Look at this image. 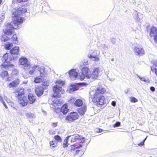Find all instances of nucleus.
<instances>
[{
  "label": "nucleus",
  "mask_w": 157,
  "mask_h": 157,
  "mask_svg": "<svg viewBox=\"0 0 157 157\" xmlns=\"http://www.w3.org/2000/svg\"><path fill=\"white\" fill-rule=\"evenodd\" d=\"M12 17V24H10V30L17 29L18 27V25L21 24L24 21V18L17 15L16 13H13Z\"/></svg>",
  "instance_id": "5"
},
{
  "label": "nucleus",
  "mask_w": 157,
  "mask_h": 157,
  "mask_svg": "<svg viewBox=\"0 0 157 157\" xmlns=\"http://www.w3.org/2000/svg\"><path fill=\"white\" fill-rule=\"evenodd\" d=\"M85 141V139L84 137H82V136H81V137L80 139H79V142L82 143H83Z\"/></svg>",
  "instance_id": "40"
},
{
  "label": "nucleus",
  "mask_w": 157,
  "mask_h": 157,
  "mask_svg": "<svg viewBox=\"0 0 157 157\" xmlns=\"http://www.w3.org/2000/svg\"><path fill=\"white\" fill-rule=\"evenodd\" d=\"M19 47L15 46L10 50V54L11 55H17L19 53Z\"/></svg>",
  "instance_id": "24"
},
{
  "label": "nucleus",
  "mask_w": 157,
  "mask_h": 157,
  "mask_svg": "<svg viewBox=\"0 0 157 157\" xmlns=\"http://www.w3.org/2000/svg\"><path fill=\"white\" fill-rule=\"evenodd\" d=\"M135 53L137 55L141 56L145 53L144 51L142 48L136 47L134 49Z\"/></svg>",
  "instance_id": "15"
},
{
  "label": "nucleus",
  "mask_w": 157,
  "mask_h": 157,
  "mask_svg": "<svg viewBox=\"0 0 157 157\" xmlns=\"http://www.w3.org/2000/svg\"><path fill=\"white\" fill-rule=\"evenodd\" d=\"M55 83L56 85L52 87L53 93L51 97L55 98H59L61 97V94L65 93V90L62 88L64 83L63 81L59 80L56 81Z\"/></svg>",
  "instance_id": "2"
},
{
  "label": "nucleus",
  "mask_w": 157,
  "mask_h": 157,
  "mask_svg": "<svg viewBox=\"0 0 157 157\" xmlns=\"http://www.w3.org/2000/svg\"><path fill=\"white\" fill-rule=\"evenodd\" d=\"M100 70L99 68H94L92 71V73L90 72L89 78H91L93 80H96L99 75Z\"/></svg>",
  "instance_id": "8"
},
{
  "label": "nucleus",
  "mask_w": 157,
  "mask_h": 157,
  "mask_svg": "<svg viewBox=\"0 0 157 157\" xmlns=\"http://www.w3.org/2000/svg\"><path fill=\"white\" fill-rule=\"evenodd\" d=\"M111 42L112 44H114L115 43V40L114 38H112L111 39Z\"/></svg>",
  "instance_id": "47"
},
{
  "label": "nucleus",
  "mask_w": 157,
  "mask_h": 157,
  "mask_svg": "<svg viewBox=\"0 0 157 157\" xmlns=\"http://www.w3.org/2000/svg\"><path fill=\"white\" fill-rule=\"evenodd\" d=\"M85 77H86V75L82 73V74L80 76V80L81 81H82L84 79Z\"/></svg>",
  "instance_id": "37"
},
{
  "label": "nucleus",
  "mask_w": 157,
  "mask_h": 157,
  "mask_svg": "<svg viewBox=\"0 0 157 157\" xmlns=\"http://www.w3.org/2000/svg\"><path fill=\"white\" fill-rule=\"evenodd\" d=\"M116 104V102L114 101H113L112 102V105L113 106H115V105Z\"/></svg>",
  "instance_id": "51"
},
{
  "label": "nucleus",
  "mask_w": 157,
  "mask_h": 157,
  "mask_svg": "<svg viewBox=\"0 0 157 157\" xmlns=\"http://www.w3.org/2000/svg\"><path fill=\"white\" fill-rule=\"evenodd\" d=\"M146 137L144 139V140L143 141H142L141 143H140L138 144V146H143V145H144V142H145V140H146Z\"/></svg>",
  "instance_id": "39"
},
{
  "label": "nucleus",
  "mask_w": 157,
  "mask_h": 157,
  "mask_svg": "<svg viewBox=\"0 0 157 157\" xmlns=\"http://www.w3.org/2000/svg\"><path fill=\"white\" fill-rule=\"evenodd\" d=\"M81 71L82 74L86 75V77L87 78H89L91 71L88 67H83L82 68Z\"/></svg>",
  "instance_id": "14"
},
{
  "label": "nucleus",
  "mask_w": 157,
  "mask_h": 157,
  "mask_svg": "<svg viewBox=\"0 0 157 157\" xmlns=\"http://www.w3.org/2000/svg\"><path fill=\"white\" fill-rule=\"evenodd\" d=\"M82 99H78L74 101V104L75 106L79 107H81L84 105Z\"/></svg>",
  "instance_id": "23"
},
{
  "label": "nucleus",
  "mask_w": 157,
  "mask_h": 157,
  "mask_svg": "<svg viewBox=\"0 0 157 157\" xmlns=\"http://www.w3.org/2000/svg\"><path fill=\"white\" fill-rule=\"evenodd\" d=\"M81 106L78 109V112L80 115H83L85 114L87 106L85 105H84Z\"/></svg>",
  "instance_id": "22"
},
{
  "label": "nucleus",
  "mask_w": 157,
  "mask_h": 157,
  "mask_svg": "<svg viewBox=\"0 0 157 157\" xmlns=\"http://www.w3.org/2000/svg\"><path fill=\"white\" fill-rule=\"evenodd\" d=\"M10 58H12V57H11V56H10ZM10 59V60H11V59Z\"/></svg>",
  "instance_id": "59"
},
{
  "label": "nucleus",
  "mask_w": 157,
  "mask_h": 157,
  "mask_svg": "<svg viewBox=\"0 0 157 157\" xmlns=\"http://www.w3.org/2000/svg\"><path fill=\"white\" fill-rule=\"evenodd\" d=\"M15 2V0H13V1H12V2H13V3H14V2Z\"/></svg>",
  "instance_id": "56"
},
{
  "label": "nucleus",
  "mask_w": 157,
  "mask_h": 157,
  "mask_svg": "<svg viewBox=\"0 0 157 157\" xmlns=\"http://www.w3.org/2000/svg\"><path fill=\"white\" fill-rule=\"evenodd\" d=\"M58 122L52 123L51 125L53 128H55L57 126Z\"/></svg>",
  "instance_id": "41"
},
{
  "label": "nucleus",
  "mask_w": 157,
  "mask_h": 157,
  "mask_svg": "<svg viewBox=\"0 0 157 157\" xmlns=\"http://www.w3.org/2000/svg\"><path fill=\"white\" fill-rule=\"evenodd\" d=\"M28 90L29 92H30L31 91V90L30 89H28Z\"/></svg>",
  "instance_id": "55"
},
{
  "label": "nucleus",
  "mask_w": 157,
  "mask_h": 157,
  "mask_svg": "<svg viewBox=\"0 0 157 157\" xmlns=\"http://www.w3.org/2000/svg\"><path fill=\"white\" fill-rule=\"evenodd\" d=\"M98 131H97V132H101L102 131V130L100 128H99L98 129Z\"/></svg>",
  "instance_id": "52"
},
{
  "label": "nucleus",
  "mask_w": 157,
  "mask_h": 157,
  "mask_svg": "<svg viewBox=\"0 0 157 157\" xmlns=\"http://www.w3.org/2000/svg\"><path fill=\"white\" fill-rule=\"evenodd\" d=\"M81 137V136L78 134H76L72 137L71 139V142H73L77 141H79V140L80 139Z\"/></svg>",
  "instance_id": "27"
},
{
  "label": "nucleus",
  "mask_w": 157,
  "mask_h": 157,
  "mask_svg": "<svg viewBox=\"0 0 157 157\" xmlns=\"http://www.w3.org/2000/svg\"><path fill=\"white\" fill-rule=\"evenodd\" d=\"M105 90L104 88L101 87H98L94 94L92 99L93 102L95 103L97 106L101 107L106 104V99L102 94L104 93Z\"/></svg>",
  "instance_id": "1"
},
{
  "label": "nucleus",
  "mask_w": 157,
  "mask_h": 157,
  "mask_svg": "<svg viewBox=\"0 0 157 157\" xmlns=\"http://www.w3.org/2000/svg\"><path fill=\"white\" fill-rule=\"evenodd\" d=\"M65 142L63 143V146L64 148L67 147L68 146V143L67 140H66L64 141Z\"/></svg>",
  "instance_id": "34"
},
{
  "label": "nucleus",
  "mask_w": 157,
  "mask_h": 157,
  "mask_svg": "<svg viewBox=\"0 0 157 157\" xmlns=\"http://www.w3.org/2000/svg\"><path fill=\"white\" fill-rule=\"evenodd\" d=\"M57 143L56 141L53 140L49 142L50 146L52 148H54L56 147L57 146Z\"/></svg>",
  "instance_id": "29"
},
{
  "label": "nucleus",
  "mask_w": 157,
  "mask_h": 157,
  "mask_svg": "<svg viewBox=\"0 0 157 157\" xmlns=\"http://www.w3.org/2000/svg\"><path fill=\"white\" fill-rule=\"evenodd\" d=\"M35 92L37 96H41L44 93L43 88L41 86L36 87L35 89Z\"/></svg>",
  "instance_id": "12"
},
{
  "label": "nucleus",
  "mask_w": 157,
  "mask_h": 157,
  "mask_svg": "<svg viewBox=\"0 0 157 157\" xmlns=\"http://www.w3.org/2000/svg\"><path fill=\"white\" fill-rule=\"evenodd\" d=\"M130 101L132 103H135L138 101V100L134 97H131L130 98Z\"/></svg>",
  "instance_id": "33"
},
{
  "label": "nucleus",
  "mask_w": 157,
  "mask_h": 157,
  "mask_svg": "<svg viewBox=\"0 0 157 157\" xmlns=\"http://www.w3.org/2000/svg\"><path fill=\"white\" fill-rule=\"evenodd\" d=\"M54 111L55 112L58 113H59L61 112V108L60 109L59 108H55Z\"/></svg>",
  "instance_id": "36"
},
{
  "label": "nucleus",
  "mask_w": 157,
  "mask_h": 157,
  "mask_svg": "<svg viewBox=\"0 0 157 157\" xmlns=\"http://www.w3.org/2000/svg\"><path fill=\"white\" fill-rule=\"evenodd\" d=\"M2 61L3 63L1 65V68L6 69L10 67V55L9 53H6L2 58Z\"/></svg>",
  "instance_id": "7"
},
{
  "label": "nucleus",
  "mask_w": 157,
  "mask_h": 157,
  "mask_svg": "<svg viewBox=\"0 0 157 157\" xmlns=\"http://www.w3.org/2000/svg\"><path fill=\"white\" fill-rule=\"evenodd\" d=\"M29 0H17V2L18 3H21V2H28Z\"/></svg>",
  "instance_id": "44"
},
{
  "label": "nucleus",
  "mask_w": 157,
  "mask_h": 157,
  "mask_svg": "<svg viewBox=\"0 0 157 157\" xmlns=\"http://www.w3.org/2000/svg\"><path fill=\"white\" fill-rule=\"evenodd\" d=\"M5 15L4 14H1L0 15V21L3 22L5 19Z\"/></svg>",
  "instance_id": "35"
},
{
  "label": "nucleus",
  "mask_w": 157,
  "mask_h": 157,
  "mask_svg": "<svg viewBox=\"0 0 157 157\" xmlns=\"http://www.w3.org/2000/svg\"><path fill=\"white\" fill-rule=\"evenodd\" d=\"M88 64V62L87 61H84V62L83 63V65H87Z\"/></svg>",
  "instance_id": "48"
},
{
  "label": "nucleus",
  "mask_w": 157,
  "mask_h": 157,
  "mask_svg": "<svg viewBox=\"0 0 157 157\" xmlns=\"http://www.w3.org/2000/svg\"><path fill=\"white\" fill-rule=\"evenodd\" d=\"M28 98L29 100V102L30 103H33L36 101V97L33 94L31 93L29 94L28 95Z\"/></svg>",
  "instance_id": "21"
},
{
  "label": "nucleus",
  "mask_w": 157,
  "mask_h": 157,
  "mask_svg": "<svg viewBox=\"0 0 157 157\" xmlns=\"http://www.w3.org/2000/svg\"><path fill=\"white\" fill-rule=\"evenodd\" d=\"M82 146V144L78 145L75 143L70 146L69 151H73L76 149H78Z\"/></svg>",
  "instance_id": "26"
},
{
  "label": "nucleus",
  "mask_w": 157,
  "mask_h": 157,
  "mask_svg": "<svg viewBox=\"0 0 157 157\" xmlns=\"http://www.w3.org/2000/svg\"><path fill=\"white\" fill-rule=\"evenodd\" d=\"M153 37L155 42V43L157 44V34L153 36Z\"/></svg>",
  "instance_id": "45"
},
{
  "label": "nucleus",
  "mask_w": 157,
  "mask_h": 157,
  "mask_svg": "<svg viewBox=\"0 0 157 157\" xmlns=\"http://www.w3.org/2000/svg\"><path fill=\"white\" fill-rule=\"evenodd\" d=\"M20 80L18 78L12 79L10 82V87H17L20 84Z\"/></svg>",
  "instance_id": "18"
},
{
  "label": "nucleus",
  "mask_w": 157,
  "mask_h": 157,
  "mask_svg": "<svg viewBox=\"0 0 157 157\" xmlns=\"http://www.w3.org/2000/svg\"><path fill=\"white\" fill-rule=\"evenodd\" d=\"M26 11L27 10L25 8L22 7H19L17 8L16 12L14 13H16L17 14L21 15L25 13Z\"/></svg>",
  "instance_id": "16"
},
{
  "label": "nucleus",
  "mask_w": 157,
  "mask_h": 157,
  "mask_svg": "<svg viewBox=\"0 0 157 157\" xmlns=\"http://www.w3.org/2000/svg\"><path fill=\"white\" fill-rule=\"evenodd\" d=\"M120 122L117 121L116 122V123L113 125V127H119L120 126Z\"/></svg>",
  "instance_id": "38"
},
{
  "label": "nucleus",
  "mask_w": 157,
  "mask_h": 157,
  "mask_svg": "<svg viewBox=\"0 0 157 157\" xmlns=\"http://www.w3.org/2000/svg\"><path fill=\"white\" fill-rule=\"evenodd\" d=\"M84 84L85 83H78L72 84L71 85L72 88L70 89V90L73 92L79 89L78 85H82Z\"/></svg>",
  "instance_id": "20"
},
{
  "label": "nucleus",
  "mask_w": 157,
  "mask_h": 157,
  "mask_svg": "<svg viewBox=\"0 0 157 157\" xmlns=\"http://www.w3.org/2000/svg\"><path fill=\"white\" fill-rule=\"evenodd\" d=\"M17 71L16 70H14L12 72V73L11 74L12 75H16L17 74Z\"/></svg>",
  "instance_id": "46"
},
{
  "label": "nucleus",
  "mask_w": 157,
  "mask_h": 157,
  "mask_svg": "<svg viewBox=\"0 0 157 157\" xmlns=\"http://www.w3.org/2000/svg\"><path fill=\"white\" fill-rule=\"evenodd\" d=\"M92 60L94 61H99V58L97 56H94L92 58Z\"/></svg>",
  "instance_id": "42"
},
{
  "label": "nucleus",
  "mask_w": 157,
  "mask_h": 157,
  "mask_svg": "<svg viewBox=\"0 0 157 157\" xmlns=\"http://www.w3.org/2000/svg\"><path fill=\"white\" fill-rule=\"evenodd\" d=\"M14 30H10V39L12 41V43H10V48L12 47L13 44H17L18 43L17 35L15 33Z\"/></svg>",
  "instance_id": "9"
},
{
  "label": "nucleus",
  "mask_w": 157,
  "mask_h": 157,
  "mask_svg": "<svg viewBox=\"0 0 157 157\" xmlns=\"http://www.w3.org/2000/svg\"><path fill=\"white\" fill-rule=\"evenodd\" d=\"M42 83V85L44 86H49V83L47 80L43 79L41 82Z\"/></svg>",
  "instance_id": "32"
},
{
  "label": "nucleus",
  "mask_w": 157,
  "mask_h": 157,
  "mask_svg": "<svg viewBox=\"0 0 157 157\" xmlns=\"http://www.w3.org/2000/svg\"><path fill=\"white\" fill-rule=\"evenodd\" d=\"M37 67V66H32L31 65H30V64H29V66H28L26 68H25V69H32L30 70L29 71V74H32L33 73L35 69H36Z\"/></svg>",
  "instance_id": "28"
},
{
  "label": "nucleus",
  "mask_w": 157,
  "mask_h": 157,
  "mask_svg": "<svg viewBox=\"0 0 157 157\" xmlns=\"http://www.w3.org/2000/svg\"><path fill=\"white\" fill-rule=\"evenodd\" d=\"M0 76L6 81H9V75L7 71L1 72L0 73Z\"/></svg>",
  "instance_id": "19"
},
{
  "label": "nucleus",
  "mask_w": 157,
  "mask_h": 157,
  "mask_svg": "<svg viewBox=\"0 0 157 157\" xmlns=\"http://www.w3.org/2000/svg\"><path fill=\"white\" fill-rule=\"evenodd\" d=\"M70 136H68V137H67V139H68V138L70 137Z\"/></svg>",
  "instance_id": "58"
},
{
  "label": "nucleus",
  "mask_w": 157,
  "mask_h": 157,
  "mask_svg": "<svg viewBox=\"0 0 157 157\" xmlns=\"http://www.w3.org/2000/svg\"><path fill=\"white\" fill-rule=\"evenodd\" d=\"M14 58L13 57V59H14Z\"/></svg>",
  "instance_id": "60"
},
{
  "label": "nucleus",
  "mask_w": 157,
  "mask_h": 157,
  "mask_svg": "<svg viewBox=\"0 0 157 157\" xmlns=\"http://www.w3.org/2000/svg\"><path fill=\"white\" fill-rule=\"evenodd\" d=\"M151 71H154L155 72V73L157 76V68H154L153 67H151Z\"/></svg>",
  "instance_id": "43"
},
{
  "label": "nucleus",
  "mask_w": 157,
  "mask_h": 157,
  "mask_svg": "<svg viewBox=\"0 0 157 157\" xmlns=\"http://www.w3.org/2000/svg\"><path fill=\"white\" fill-rule=\"evenodd\" d=\"M16 97L18 100L19 103L23 106L26 105L28 103L25 95V90L23 88H18L14 92Z\"/></svg>",
  "instance_id": "4"
},
{
  "label": "nucleus",
  "mask_w": 157,
  "mask_h": 157,
  "mask_svg": "<svg viewBox=\"0 0 157 157\" xmlns=\"http://www.w3.org/2000/svg\"><path fill=\"white\" fill-rule=\"evenodd\" d=\"M153 64L155 67H157V63H154Z\"/></svg>",
  "instance_id": "53"
},
{
  "label": "nucleus",
  "mask_w": 157,
  "mask_h": 157,
  "mask_svg": "<svg viewBox=\"0 0 157 157\" xmlns=\"http://www.w3.org/2000/svg\"><path fill=\"white\" fill-rule=\"evenodd\" d=\"M3 32L5 34L1 37L2 41L5 42L4 48L6 50L10 49V23H6L5 27L3 29Z\"/></svg>",
  "instance_id": "3"
},
{
  "label": "nucleus",
  "mask_w": 157,
  "mask_h": 157,
  "mask_svg": "<svg viewBox=\"0 0 157 157\" xmlns=\"http://www.w3.org/2000/svg\"><path fill=\"white\" fill-rule=\"evenodd\" d=\"M2 2V0H0V4H1Z\"/></svg>",
  "instance_id": "57"
},
{
  "label": "nucleus",
  "mask_w": 157,
  "mask_h": 157,
  "mask_svg": "<svg viewBox=\"0 0 157 157\" xmlns=\"http://www.w3.org/2000/svg\"><path fill=\"white\" fill-rule=\"evenodd\" d=\"M69 111L68 105L67 103L64 104L61 107V111L63 114L65 115Z\"/></svg>",
  "instance_id": "17"
},
{
  "label": "nucleus",
  "mask_w": 157,
  "mask_h": 157,
  "mask_svg": "<svg viewBox=\"0 0 157 157\" xmlns=\"http://www.w3.org/2000/svg\"><path fill=\"white\" fill-rule=\"evenodd\" d=\"M54 138L55 140L59 142H61L62 139L61 137L58 135H56L54 137Z\"/></svg>",
  "instance_id": "31"
},
{
  "label": "nucleus",
  "mask_w": 157,
  "mask_h": 157,
  "mask_svg": "<svg viewBox=\"0 0 157 157\" xmlns=\"http://www.w3.org/2000/svg\"><path fill=\"white\" fill-rule=\"evenodd\" d=\"M151 90L152 91H154L155 90V88L153 86H151L150 88Z\"/></svg>",
  "instance_id": "49"
},
{
  "label": "nucleus",
  "mask_w": 157,
  "mask_h": 157,
  "mask_svg": "<svg viewBox=\"0 0 157 157\" xmlns=\"http://www.w3.org/2000/svg\"><path fill=\"white\" fill-rule=\"evenodd\" d=\"M40 76L41 77H44L47 75V72L44 67H41L39 69Z\"/></svg>",
  "instance_id": "25"
},
{
  "label": "nucleus",
  "mask_w": 157,
  "mask_h": 157,
  "mask_svg": "<svg viewBox=\"0 0 157 157\" xmlns=\"http://www.w3.org/2000/svg\"><path fill=\"white\" fill-rule=\"evenodd\" d=\"M2 22L1 21H0V27L2 25Z\"/></svg>",
  "instance_id": "54"
},
{
  "label": "nucleus",
  "mask_w": 157,
  "mask_h": 157,
  "mask_svg": "<svg viewBox=\"0 0 157 157\" xmlns=\"http://www.w3.org/2000/svg\"><path fill=\"white\" fill-rule=\"evenodd\" d=\"M79 117L76 112H71L66 117L65 120L67 122L71 123L78 119Z\"/></svg>",
  "instance_id": "6"
},
{
  "label": "nucleus",
  "mask_w": 157,
  "mask_h": 157,
  "mask_svg": "<svg viewBox=\"0 0 157 157\" xmlns=\"http://www.w3.org/2000/svg\"><path fill=\"white\" fill-rule=\"evenodd\" d=\"M68 73L70 78L74 80L75 79L78 75V72L76 69H72L69 71Z\"/></svg>",
  "instance_id": "10"
},
{
  "label": "nucleus",
  "mask_w": 157,
  "mask_h": 157,
  "mask_svg": "<svg viewBox=\"0 0 157 157\" xmlns=\"http://www.w3.org/2000/svg\"><path fill=\"white\" fill-rule=\"evenodd\" d=\"M149 35L151 37H153L157 34V28L154 26L151 27L149 29Z\"/></svg>",
  "instance_id": "13"
},
{
  "label": "nucleus",
  "mask_w": 157,
  "mask_h": 157,
  "mask_svg": "<svg viewBox=\"0 0 157 157\" xmlns=\"http://www.w3.org/2000/svg\"><path fill=\"white\" fill-rule=\"evenodd\" d=\"M94 56H93L92 55H90L88 56V57L90 58V59H92V58L93 57H94Z\"/></svg>",
  "instance_id": "50"
},
{
  "label": "nucleus",
  "mask_w": 157,
  "mask_h": 157,
  "mask_svg": "<svg viewBox=\"0 0 157 157\" xmlns=\"http://www.w3.org/2000/svg\"><path fill=\"white\" fill-rule=\"evenodd\" d=\"M19 63L20 65L24 66V68L27 67L29 66L30 64L26 58H21L19 59Z\"/></svg>",
  "instance_id": "11"
},
{
  "label": "nucleus",
  "mask_w": 157,
  "mask_h": 157,
  "mask_svg": "<svg viewBox=\"0 0 157 157\" xmlns=\"http://www.w3.org/2000/svg\"><path fill=\"white\" fill-rule=\"evenodd\" d=\"M42 78L37 77L35 78L34 82L36 83H40L42 82Z\"/></svg>",
  "instance_id": "30"
}]
</instances>
